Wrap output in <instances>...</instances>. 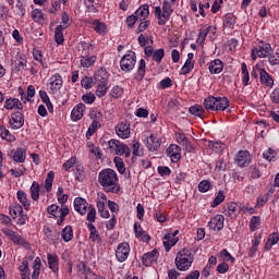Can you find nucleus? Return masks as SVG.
Wrapping results in <instances>:
<instances>
[{
    "mask_svg": "<svg viewBox=\"0 0 279 279\" xmlns=\"http://www.w3.org/2000/svg\"><path fill=\"white\" fill-rule=\"evenodd\" d=\"M98 183L102 186L106 193H119V175L117 171L106 168L102 169L98 174Z\"/></svg>",
    "mask_w": 279,
    "mask_h": 279,
    "instance_id": "f257e3e1",
    "label": "nucleus"
},
{
    "mask_svg": "<svg viewBox=\"0 0 279 279\" xmlns=\"http://www.w3.org/2000/svg\"><path fill=\"white\" fill-rule=\"evenodd\" d=\"M40 267H43V262L40 257H36L33 262V272L29 271V263L23 260L19 266L20 276L22 279H39L40 278Z\"/></svg>",
    "mask_w": 279,
    "mask_h": 279,
    "instance_id": "f03ea898",
    "label": "nucleus"
},
{
    "mask_svg": "<svg viewBox=\"0 0 279 279\" xmlns=\"http://www.w3.org/2000/svg\"><path fill=\"white\" fill-rule=\"evenodd\" d=\"M204 107L206 108V110L223 112V110H228V108H230V100L228 99V97L209 96L205 98Z\"/></svg>",
    "mask_w": 279,
    "mask_h": 279,
    "instance_id": "7ed1b4c3",
    "label": "nucleus"
},
{
    "mask_svg": "<svg viewBox=\"0 0 279 279\" xmlns=\"http://www.w3.org/2000/svg\"><path fill=\"white\" fill-rule=\"evenodd\" d=\"M193 253L190 250L183 248L177 254L174 263L179 271H189L191 265H193Z\"/></svg>",
    "mask_w": 279,
    "mask_h": 279,
    "instance_id": "20e7f679",
    "label": "nucleus"
},
{
    "mask_svg": "<svg viewBox=\"0 0 279 279\" xmlns=\"http://www.w3.org/2000/svg\"><path fill=\"white\" fill-rule=\"evenodd\" d=\"M47 213L50 215L52 219H57V226H62L66 220V216L69 215V206H58L57 204H52L47 207Z\"/></svg>",
    "mask_w": 279,
    "mask_h": 279,
    "instance_id": "39448f33",
    "label": "nucleus"
},
{
    "mask_svg": "<svg viewBox=\"0 0 279 279\" xmlns=\"http://www.w3.org/2000/svg\"><path fill=\"white\" fill-rule=\"evenodd\" d=\"M153 14L157 20L158 25H167V23H169V20L171 19V15L173 14V9L165 4H161V7L157 5L154 7Z\"/></svg>",
    "mask_w": 279,
    "mask_h": 279,
    "instance_id": "423d86ee",
    "label": "nucleus"
},
{
    "mask_svg": "<svg viewBox=\"0 0 279 279\" xmlns=\"http://www.w3.org/2000/svg\"><path fill=\"white\" fill-rule=\"evenodd\" d=\"M271 53V45L269 43L259 41L252 48L251 58L253 62H256L258 58H267Z\"/></svg>",
    "mask_w": 279,
    "mask_h": 279,
    "instance_id": "0eeeda50",
    "label": "nucleus"
},
{
    "mask_svg": "<svg viewBox=\"0 0 279 279\" xmlns=\"http://www.w3.org/2000/svg\"><path fill=\"white\" fill-rule=\"evenodd\" d=\"M108 147L110 154H116V156H123L125 154L126 157L130 156V148L119 140H110Z\"/></svg>",
    "mask_w": 279,
    "mask_h": 279,
    "instance_id": "6e6552de",
    "label": "nucleus"
},
{
    "mask_svg": "<svg viewBox=\"0 0 279 279\" xmlns=\"http://www.w3.org/2000/svg\"><path fill=\"white\" fill-rule=\"evenodd\" d=\"M120 66L123 71H132L136 66V52L129 50L121 59Z\"/></svg>",
    "mask_w": 279,
    "mask_h": 279,
    "instance_id": "1a4fd4ad",
    "label": "nucleus"
},
{
    "mask_svg": "<svg viewBox=\"0 0 279 279\" xmlns=\"http://www.w3.org/2000/svg\"><path fill=\"white\" fill-rule=\"evenodd\" d=\"M62 84H64V81H62V76L59 73L53 74L50 76L47 89L50 95H56V93H60V88H62Z\"/></svg>",
    "mask_w": 279,
    "mask_h": 279,
    "instance_id": "9d476101",
    "label": "nucleus"
},
{
    "mask_svg": "<svg viewBox=\"0 0 279 279\" xmlns=\"http://www.w3.org/2000/svg\"><path fill=\"white\" fill-rule=\"evenodd\" d=\"M1 232L2 234H4V236H7V239L12 241V243H14L15 245H23V247H27V245H29L27 241L23 239V236L19 235V233L9 228H3Z\"/></svg>",
    "mask_w": 279,
    "mask_h": 279,
    "instance_id": "9b49d317",
    "label": "nucleus"
},
{
    "mask_svg": "<svg viewBox=\"0 0 279 279\" xmlns=\"http://www.w3.org/2000/svg\"><path fill=\"white\" fill-rule=\"evenodd\" d=\"M145 147L148 148V151H158L160 145H162V138L158 134H150L144 140Z\"/></svg>",
    "mask_w": 279,
    "mask_h": 279,
    "instance_id": "f8f14e48",
    "label": "nucleus"
},
{
    "mask_svg": "<svg viewBox=\"0 0 279 279\" xmlns=\"http://www.w3.org/2000/svg\"><path fill=\"white\" fill-rule=\"evenodd\" d=\"M215 34H217V28L215 26H204L198 33L196 39L197 45H204V43H206V36L213 40Z\"/></svg>",
    "mask_w": 279,
    "mask_h": 279,
    "instance_id": "ddd939ff",
    "label": "nucleus"
},
{
    "mask_svg": "<svg viewBox=\"0 0 279 279\" xmlns=\"http://www.w3.org/2000/svg\"><path fill=\"white\" fill-rule=\"evenodd\" d=\"M144 53L147 58H151L154 62H157V64H160L162 58H165V49L162 48L154 50V47L147 46L144 49Z\"/></svg>",
    "mask_w": 279,
    "mask_h": 279,
    "instance_id": "4468645a",
    "label": "nucleus"
},
{
    "mask_svg": "<svg viewBox=\"0 0 279 279\" xmlns=\"http://www.w3.org/2000/svg\"><path fill=\"white\" fill-rule=\"evenodd\" d=\"M9 125L12 130H21V126L25 125V116L21 111L11 113Z\"/></svg>",
    "mask_w": 279,
    "mask_h": 279,
    "instance_id": "2eb2a0df",
    "label": "nucleus"
},
{
    "mask_svg": "<svg viewBox=\"0 0 279 279\" xmlns=\"http://www.w3.org/2000/svg\"><path fill=\"white\" fill-rule=\"evenodd\" d=\"M130 256V244L128 242H122L118 245L116 251V258L119 263H125Z\"/></svg>",
    "mask_w": 279,
    "mask_h": 279,
    "instance_id": "dca6fc26",
    "label": "nucleus"
},
{
    "mask_svg": "<svg viewBox=\"0 0 279 279\" xmlns=\"http://www.w3.org/2000/svg\"><path fill=\"white\" fill-rule=\"evenodd\" d=\"M116 134L119 136V138H130V135L132 134V129L130 128V123L128 121L120 122L116 126Z\"/></svg>",
    "mask_w": 279,
    "mask_h": 279,
    "instance_id": "f3484780",
    "label": "nucleus"
},
{
    "mask_svg": "<svg viewBox=\"0 0 279 279\" xmlns=\"http://www.w3.org/2000/svg\"><path fill=\"white\" fill-rule=\"evenodd\" d=\"M226 221V218L223 215H216L210 218L208 222V228L210 230H214L215 232H220V230H223V223Z\"/></svg>",
    "mask_w": 279,
    "mask_h": 279,
    "instance_id": "a211bd4d",
    "label": "nucleus"
},
{
    "mask_svg": "<svg viewBox=\"0 0 279 279\" xmlns=\"http://www.w3.org/2000/svg\"><path fill=\"white\" fill-rule=\"evenodd\" d=\"M252 162V155L247 150H240L235 156V163L238 167H248Z\"/></svg>",
    "mask_w": 279,
    "mask_h": 279,
    "instance_id": "6ab92c4d",
    "label": "nucleus"
},
{
    "mask_svg": "<svg viewBox=\"0 0 279 279\" xmlns=\"http://www.w3.org/2000/svg\"><path fill=\"white\" fill-rule=\"evenodd\" d=\"M225 215H227V217H230L231 219H236V217L241 215L240 205L234 202L227 203V205L225 206Z\"/></svg>",
    "mask_w": 279,
    "mask_h": 279,
    "instance_id": "aec40b11",
    "label": "nucleus"
},
{
    "mask_svg": "<svg viewBox=\"0 0 279 279\" xmlns=\"http://www.w3.org/2000/svg\"><path fill=\"white\" fill-rule=\"evenodd\" d=\"M85 111L86 105L83 102L77 104L71 111V120L74 122L82 121Z\"/></svg>",
    "mask_w": 279,
    "mask_h": 279,
    "instance_id": "412c9836",
    "label": "nucleus"
},
{
    "mask_svg": "<svg viewBox=\"0 0 279 279\" xmlns=\"http://www.w3.org/2000/svg\"><path fill=\"white\" fill-rule=\"evenodd\" d=\"M167 156H169L171 162H178L182 158V149L180 146L172 144L167 149Z\"/></svg>",
    "mask_w": 279,
    "mask_h": 279,
    "instance_id": "4be33fe9",
    "label": "nucleus"
},
{
    "mask_svg": "<svg viewBox=\"0 0 279 279\" xmlns=\"http://www.w3.org/2000/svg\"><path fill=\"white\" fill-rule=\"evenodd\" d=\"M74 210L84 216L88 213V202L83 197H76L74 199Z\"/></svg>",
    "mask_w": 279,
    "mask_h": 279,
    "instance_id": "5701e85b",
    "label": "nucleus"
},
{
    "mask_svg": "<svg viewBox=\"0 0 279 279\" xmlns=\"http://www.w3.org/2000/svg\"><path fill=\"white\" fill-rule=\"evenodd\" d=\"M195 54L193 52L187 53V59L184 65L181 68V75H189L193 69H195Z\"/></svg>",
    "mask_w": 279,
    "mask_h": 279,
    "instance_id": "b1692460",
    "label": "nucleus"
},
{
    "mask_svg": "<svg viewBox=\"0 0 279 279\" xmlns=\"http://www.w3.org/2000/svg\"><path fill=\"white\" fill-rule=\"evenodd\" d=\"M156 260H158V250L156 248L144 254L142 257V263L145 267H151V264L156 263Z\"/></svg>",
    "mask_w": 279,
    "mask_h": 279,
    "instance_id": "393cba45",
    "label": "nucleus"
},
{
    "mask_svg": "<svg viewBox=\"0 0 279 279\" xmlns=\"http://www.w3.org/2000/svg\"><path fill=\"white\" fill-rule=\"evenodd\" d=\"M4 108L5 110H23V102L19 98L10 97L4 101Z\"/></svg>",
    "mask_w": 279,
    "mask_h": 279,
    "instance_id": "a878e982",
    "label": "nucleus"
},
{
    "mask_svg": "<svg viewBox=\"0 0 279 279\" xmlns=\"http://www.w3.org/2000/svg\"><path fill=\"white\" fill-rule=\"evenodd\" d=\"M92 28L96 34H99V36H106V34H108V25L99 20L93 21Z\"/></svg>",
    "mask_w": 279,
    "mask_h": 279,
    "instance_id": "bb28decb",
    "label": "nucleus"
},
{
    "mask_svg": "<svg viewBox=\"0 0 279 279\" xmlns=\"http://www.w3.org/2000/svg\"><path fill=\"white\" fill-rule=\"evenodd\" d=\"M16 198L20 202V204H22L24 210H29V208L32 207V202L27 197V193H25V191L19 190L16 192Z\"/></svg>",
    "mask_w": 279,
    "mask_h": 279,
    "instance_id": "cd10ccee",
    "label": "nucleus"
},
{
    "mask_svg": "<svg viewBox=\"0 0 279 279\" xmlns=\"http://www.w3.org/2000/svg\"><path fill=\"white\" fill-rule=\"evenodd\" d=\"M96 84H108V71L104 68L98 69L94 74Z\"/></svg>",
    "mask_w": 279,
    "mask_h": 279,
    "instance_id": "c85d7f7f",
    "label": "nucleus"
},
{
    "mask_svg": "<svg viewBox=\"0 0 279 279\" xmlns=\"http://www.w3.org/2000/svg\"><path fill=\"white\" fill-rule=\"evenodd\" d=\"M259 77H260V83L264 86H267L268 88H272L274 87V78L271 77V75H269L267 70L259 69Z\"/></svg>",
    "mask_w": 279,
    "mask_h": 279,
    "instance_id": "c756f323",
    "label": "nucleus"
},
{
    "mask_svg": "<svg viewBox=\"0 0 279 279\" xmlns=\"http://www.w3.org/2000/svg\"><path fill=\"white\" fill-rule=\"evenodd\" d=\"M223 71V61L221 59H215L209 63V73L211 75H219Z\"/></svg>",
    "mask_w": 279,
    "mask_h": 279,
    "instance_id": "7c9ffc66",
    "label": "nucleus"
},
{
    "mask_svg": "<svg viewBox=\"0 0 279 279\" xmlns=\"http://www.w3.org/2000/svg\"><path fill=\"white\" fill-rule=\"evenodd\" d=\"M180 239L171 233H168L163 236V247L166 252H169L171 247H173Z\"/></svg>",
    "mask_w": 279,
    "mask_h": 279,
    "instance_id": "2f4dec72",
    "label": "nucleus"
},
{
    "mask_svg": "<svg viewBox=\"0 0 279 279\" xmlns=\"http://www.w3.org/2000/svg\"><path fill=\"white\" fill-rule=\"evenodd\" d=\"M260 241H263V234H257L254 236L252 241V246L248 250L250 258H254L256 256V252H258V245H260Z\"/></svg>",
    "mask_w": 279,
    "mask_h": 279,
    "instance_id": "473e14b6",
    "label": "nucleus"
},
{
    "mask_svg": "<svg viewBox=\"0 0 279 279\" xmlns=\"http://www.w3.org/2000/svg\"><path fill=\"white\" fill-rule=\"evenodd\" d=\"M27 158V149L23 147H19L15 150H13V161L23 163L25 162V159Z\"/></svg>",
    "mask_w": 279,
    "mask_h": 279,
    "instance_id": "72a5a7b5",
    "label": "nucleus"
},
{
    "mask_svg": "<svg viewBox=\"0 0 279 279\" xmlns=\"http://www.w3.org/2000/svg\"><path fill=\"white\" fill-rule=\"evenodd\" d=\"M134 232L136 239H140V241H143V243H148L149 241V234L143 230V227L138 223H134Z\"/></svg>",
    "mask_w": 279,
    "mask_h": 279,
    "instance_id": "f704fd0d",
    "label": "nucleus"
},
{
    "mask_svg": "<svg viewBox=\"0 0 279 279\" xmlns=\"http://www.w3.org/2000/svg\"><path fill=\"white\" fill-rule=\"evenodd\" d=\"M78 49L81 51V58L93 56V51H95V47L86 41H82L78 46Z\"/></svg>",
    "mask_w": 279,
    "mask_h": 279,
    "instance_id": "c9c22d12",
    "label": "nucleus"
},
{
    "mask_svg": "<svg viewBox=\"0 0 279 279\" xmlns=\"http://www.w3.org/2000/svg\"><path fill=\"white\" fill-rule=\"evenodd\" d=\"M175 138H177V143L182 147H185L187 151H191V149H193V146H191V144L189 143V138L184 133L177 132Z\"/></svg>",
    "mask_w": 279,
    "mask_h": 279,
    "instance_id": "e433bc0d",
    "label": "nucleus"
},
{
    "mask_svg": "<svg viewBox=\"0 0 279 279\" xmlns=\"http://www.w3.org/2000/svg\"><path fill=\"white\" fill-rule=\"evenodd\" d=\"M279 241V234L278 232H274L271 234H269L266 243H265V246H264V250L265 252H269V250H271V247H274V245H276Z\"/></svg>",
    "mask_w": 279,
    "mask_h": 279,
    "instance_id": "4c0bfd02",
    "label": "nucleus"
},
{
    "mask_svg": "<svg viewBox=\"0 0 279 279\" xmlns=\"http://www.w3.org/2000/svg\"><path fill=\"white\" fill-rule=\"evenodd\" d=\"M135 16L138 21H145L149 16V5L144 4L135 11Z\"/></svg>",
    "mask_w": 279,
    "mask_h": 279,
    "instance_id": "58836bf2",
    "label": "nucleus"
},
{
    "mask_svg": "<svg viewBox=\"0 0 279 279\" xmlns=\"http://www.w3.org/2000/svg\"><path fill=\"white\" fill-rule=\"evenodd\" d=\"M95 62H97V56L81 57V66H83V69H90V66H94Z\"/></svg>",
    "mask_w": 279,
    "mask_h": 279,
    "instance_id": "ea45409f",
    "label": "nucleus"
},
{
    "mask_svg": "<svg viewBox=\"0 0 279 279\" xmlns=\"http://www.w3.org/2000/svg\"><path fill=\"white\" fill-rule=\"evenodd\" d=\"M29 193L33 202H38V199H40V184L34 181L29 189Z\"/></svg>",
    "mask_w": 279,
    "mask_h": 279,
    "instance_id": "a19ab883",
    "label": "nucleus"
},
{
    "mask_svg": "<svg viewBox=\"0 0 279 279\" xmlns=\"http://www.w3.org/2000/svg\"><path fill=\"white\" fill-rule=\"evenodd\" d=\"M26 172L27 168H25L24 165H19L10 169L12 178H23V175H25Z\"/></svg>",
    "mask_w": 279,
    "mask_h": 279,
    "instance_id": "79ce46f5",
    "label": "nucleus"
},
{
    "mask_svg": "<svg viewBox=\"0 0 279 279\" xmlns=\"http://www.w3.org/2000/svg\"><path fill=\"white\" fill-rule=\"evenodd\" d=\"M64 27H62V25H58L54 28V41L57 43V45H63L64 44Z\"/></svg>",
    "mask_w": 279,
    "mask_h": 279,
    "instance_id": "37998d69",
    "label": "nucleus"
},
{
    "mask_svg": "<svg viewBox=\"0 0 279 279\" xmlns=\"http://www.w3.org/2000/svg\"><path fill=\"white\" fill-rule=\"evenodd\" d=\"M76 268L78 269L80 276H82L85 279H88V276L93 275V271H90V268H88V266H86L84 262H78Z\"/></svg>",
    "mask_w": 279,
    "mask_h": 279,
    "instance_id": "c03bdc74",
    "label": "nucleus"
},
{
    "mask_svg": "<svg viewBox=\"0 0 279 279\" xmlns=\"http://www.w3.org/2000/svg\"><path fill=\"white\" fill-rule=\"evenodd\" d=\"M31 16L35 23H39V25H43L45 23V13L40 9H34L31 12Z\"/></svg>",
    "mask_w": 279,
    "mask_h": 279,
    "instance_id": "a18cd8bd",
    "label": "nucleus"
},
{
    "mask_svg": "<svg viewBox=\"0 0 279 279\" xmlns=\"http://www.w3.org/2000/svg\"><path fill=\"white\" fill-rule=\"evenodd\" d=\"M0 136L3 141H7L8 143H14L16 141V137L10 133L5 126H0Z\"/></svg>",
    "mask_w": 279,
    "mask_h": 279,
    "instance_id": "49530a36",
    "label": "nucleus"
},
{
    "mask_svg": "<svg viewBox=\"0 0 279 279\" xmlns=\"http://www.w3.org/2000/svg\"><path fill=\"white\" fill-rule=\"evenodd\" d=\"M11 217L13 219H16V217L21 216L23 214V206L19 203H14L9 208Z\"/></svg>",
    "mask_w": 279,
    "mask_h": 279,
    "instance_id": "de8ad7c7",
    "label": "nucleus"
},
{
    "mask_svg": "<svg viewBox=\"0 0 279 279\" xmlns=\"http://www.w3.org/2000/svg\"><path fill=\"white\" fill-rule=\"evenodd\" d=\"M53 178H56V173L53 171H49L45 180V189L47 193H51L53 189Z\"/></svg>",
    "mask_w": 279,
    "mask_h": 279,
    "instance_id": "09e8293b",
    "label": "nucleus"
},
{
    "mask_svg": "<svg viewBox=\"0 0 279 279\" xmlns=\"http://www.w3.org/2000/svg\"><path fill=\"white\" fill-rule=\"evenodd\" d=\"M61 236L65 243H69V241H73V227L66 226L63 228Z\"/></svg>",
    "mask_w": 279,
    "mask_h": 279,
    "instance_id": "8fccbe9b",
    "label": "nucleus"
},
{
    "mask_svg": "<svg viewBox=\"0 0 279 279\" xmlns=\"http://www.w3.org/2000/svg\"><path fill=\"white\" fill-rule=\"evenodd\" d=\"M218 258L220 260H223V263H234V257L228 252V250L223 248L218 253Z\"/></svg>",
    "mask_w": 279,
    "mask_h": 279,
    "instance_id": "3c124183",
    "label": "nucleus"
},
{
    "mask_svg": "<svg viewBox=\"0 0 279 279\" xmlns=\"http://www.w3.org/2000/svg\"><path fill=\"white\" fill-rule=\"evenodd\" d=\"M241 71H242V84L244 86H250V72L247 71V64L245 62L241 64Z\"/></svg>",
    "mask_w": 279,
    "mask_h": 279,
    "instance_id": "603ef678",
    "label": "nucleus"
},
{
    "mask_svg": "<svg viewBox=\"0 0 279 279\" xmlns=\"http://www.w3.org/2000/svg\"><path fill=\"white\" fill-rule=\"evenodd\" d=\"M49 268L53 271H58V255L49 253L47 255Z\"/></svg>",
    "mask_w": 279,
    "mask_h": 279,
    "instance_id": "864d4df0",
    "label": "nucleus"
},
{
    "mask_svg": "<svg viewBox=\"0 0 279 279\" xmlns=\"http://www.w3.org/2000/svg\"><path fill=\"white\" fill-rule=\"evenodd\" d=\"M97 89H96V97H106L108 93V83H96Z\"/></svg>",
    "mask_w": 279,
    "mask_h": 279,
    "instance_id": "5fc2aeb1",
    "label": "nucleus"
},
{
    "mask_svg": "<svg viewBox=\"0 0 279 279\" xmlns=\"http://www.w3.org/2000/svg\"><path fill=\"white\" fill-rule=\"evenodd\" d=\"M123 93H125V89L119 85H114L111 88L110 95L113 99H120V97H123Z\"/></svg>",
    "mask_w": 279,
    "mask_h": 279,
    "instance_id": "6e6d98bb",
    "label": "nucleus"
},
{
    "mask_svg": "<svg viewBox=\"0 0 279 279\" xmlns=\"http://www.w3.org/2000/svg\"><path fill=\"white\" fill-rule=\"evenodd\" d=\"M108 202V197L104 194V192L97 193V208L101 210L106 208V203Z\"/></svg>",
    "mask_w": 279,
    "mask_h": 279,
    "instance_id": "4d7b16f0",
    "label": "nucleus"
},
{
    "mask_svg": "<svg viewBox=\"0 0 279 279\" xmlns=\"http://www.w3.org/2000/svg\"><path fill=\"white\" fill-rule=\"evenodd\" d=\"M250 230L251 232H256L260 228V217L259 216H253L250 221Z\"/></svg>",
    "mask_w": 279,
    "mask_h": 279,
    "instance_id": "13d9d810",
    "label": "nucleus"
},
{
    "mask_svg": "<svg viewBox=\"0 0 279 279\" xmlns=\"http://www.w3.org/2000/svg\"><path fill=\"white\" fill-rule=\"evenodd\" d=\"M277 153L272 148H268L263 153V158L268 162H276Z\"/></svg>",
    "mask_w": 279,
    "mask_h": 279,
    "instance_id": "bf43d9fd",
    "label": "nucleus"
},
{
    "mask_svg": "<svg viewBox=\"0 0 279 279\" xmlns=\"http://www.w3.org/2000/svg\"><path fill=\"white\" fill-rule=\"evenodd\" d=\"M99 128H101V122L93 121L86 132V138H90V136H93V134H95Z\"/></svg>",
    "mask_w": 279,
    "mask_h": 279,
    "instance_id": "052dcab7",
    "label": "nucleus"
},
{
    "mask_svg": "<svg viewBox=\"0 0 279 279\" xmlns=\"http://www.w3.org/2000/svg\"><path fill=\"white\" fill-rule=\"evenodd\" d=\"M236 23V17H234L232 14L228 13L225 15L223 24L226 27H230L231 29H234V25Z\"/></svg>",
    "mask_w": 279,
    "mask_h": 279,
    "instance_id": "680f3d73",
    "label": "nucleus"
},
{
    "mask_svg": "<svg viewBox=\"0 0 279 279\" xmlns=\"http://www.w3.org/2000/svg\"><path fill=\"white\" fill-rule=\"evenodd\" d=\"M146 63L144 61V59H141L138 62V68H137V76L136 80H143V77H145V73H146Z\"/></svg>",
    "mask_w": 279,
    "mask_h": 279,
    "instance_id": "e2e57ef3",
    "label": "nucleus"
},
{
    "mask_svg": "<svg viewBox=\"0 0 279 279\" xmlns=\"http://www.w3.org/2000/svg\"><path fill=\"white\" fill-rule=\"evenodd\" d=\"M210 189H213V183H210V181H208V180H203L198 184L199 193H208V191H210Z\"/></svg>",
    "mask_w": 279,
    "mask_h": 279,
    "instance_id": "0e129e2a",
    "label": "nucleus"
},
{
    "mask_svg": "<svg viewBox=\"0 0 279 279\" xmlns=\"http://www.w3.org/2000/svg\"><path fill=\"white\" fill-rule=\"evenodd\" d=\"M240 213H242V215H254V213H256V209L250 206V204H241Z\"/></svg>",
    "mask_w": 279,
    "mask_h": 279,
    "instance_id": "69168bd1",
    "label": "nucleus"
},
{
    "mask_svg": "<svg viewBox=\"0 0 279 279\" xmlns=\"http://www.w3.org/2000/svg\"><path fill=\"white\" fill-rule=\"evenodd\" d=\"M113 162L119 171V173H125V163H123V159L121 157H114Z\"/></svg>",
    "mask_w": 279,
    "mask_h": 279,
    "instance_id": "338daca9",
    "label": "nucleus"
},
{
    "mask_svg": "<svg viewBox=\"0 0 279 279\" xmlns=\"http://www.w3.org/2000/svg\"><path fill=\"white\" fill-rule=\"evenodd\" d=\"M190 114H194V117H202V114H204V108L199 105H194L190 107Z\"/></svg>",
    "mask_w": 279,
    "mask_h": 279,
    "instance_id": "774afa93",
    "label": "nucleus"
}]
</instances>
